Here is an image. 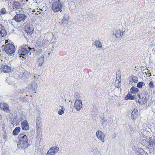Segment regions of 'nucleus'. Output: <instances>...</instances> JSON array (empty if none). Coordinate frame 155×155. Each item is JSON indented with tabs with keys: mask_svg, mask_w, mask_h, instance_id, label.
Here are the masks:
<instances>
[{
	"mask_svg": "<svg viewBox=\"0 0 155 155\" xmlns=\"http://www.w3.org/2000/svg\"><path fill=\"white\" fill-rule=\"evenodd\" d=\"M19 142L18 144L22 148L25 149L28 147V138L24 134H20L18 136Z\"/></svg>",
	"mask_w": 155,
	"mask_h": 155,
	"instance_id": "1",
	"label": "nucleus"
},
{
	"mask_svg": "<svg viewBox=\"0 0 155 155\" xmlns=\"http://www.w3.org/2000/svg\"><path fill=\"white\" fill-rule=\"evenodd\" d=\"M31 49L28 45H24L19 48L18 54L21 55V57L26 59V56L28 55V54Z\"/></svg>",
	"mask_w": 155,
	"mask_h": 155,
	"instance_id": "2",
	"label": "nucleus"
},
{
	"mask_svg": "<svg viewBox=\"0 0 155 155\" xmlns=\"http://www.w3.org/2000/svg\"><path fill=\"white\" fill-rule=\"evenodd\" d=\"M4 49L7 54L12 55L15 53V48L13 44L8 43L5 46Z\"/></svg>",
	"mask_w": 155,
	"mask_h": 155,
	"instance_id": "3",
	"label": "nucleus"
},
{
	"mask_svg": "<svg viewBox=\"0 0 155 155\" xmlns=\"http://www.w3.org/2000/svg\"><path fill=\"white\" fill-rule=\"evenodd\" d=\"M62 5L59 0L54 2L52 4V9L54 12H57L59 11H61Z\"/></svg>",
	"mask_w": 155,
	"mask_h": 155,
	"instance_id": "4",
	"label": "nucleus"
},
{
	"mask_svg": "<svg viewBox=\"0 0 155 155\" xmlns=\"http://www.w3.org/2000/svg\"><path fill=\"white\" fill-rule=\"evenodd\" d=\"M27 18V16L24 14H17L14 17L13 20L18 22L24 21Z\"/></svg>",
	"mask_w": 155,
	"mask_h": 155,
	"instance_id": "5",
	"label": "nucleus"
},
{
	"mask_svg": "<svg viewBox=\"0 0 155 155\" xmlns=\"http://www.w3.org/2000/svg\"><path fill=\"white\" fill-rule=\"evenodd\" d=\"M27 74L26 71L23 72L21 70L17 71L15 75L14 78L17 79H21L24 77H25V75Z\"/></svg>",
	"mask_w": 155,
	"mask_h": 155,
	"instance_id": "6",
	"label": "nucleus"
},
{
	"mask_svg": "<svg viewBox=\"0 0 155 155\" xmlns=\"http://www.w3.org/2000/svg\"><path fill=\"white\" fill-rule=\"evenodd\" d=\"M47 44V41L46 39H41L37 41L36 45V46L39 48H45L46 47Z\"/></svg>",
	"mask_w": 155,
	"mask_h": 155,
	"instance_id": "7",
	"label": "nucleus"
},
{
	"mask_svg": "<svg viewBox=\"0 0 155 155\" xmlns=\"http://www.w3.org/2000/svg\"><path fill=\"white\" fill-rule=\"evenodd\" d=\"M124 32L120 29H115L112 31V34L117 38H120L122 37Z\"/></svg>",
	"mask_w": 155,
	"mask_h": 155,
	"instance_id": "8",
	"label": "nucleus"
},
{
	"mask_svg": "<svg viewBox=\"0 0 155 155\" xmlns=\"http://www.w3.org/2000/svg\"><path fill=\"white\" fill-rule=\"evenodd\" d=\"M137 99L139 98L138 100V103L141 105H143L145 104L148 100L147 96L145 95L143 96L142 98H141L140 95V94H138L137 96ZM136 99H137V98H136Z\"/></svg>",
	"mask_w": 155,
	"mask_h": 155,
	"instance_id": "9",
	"label": "nucleus"
},
{
	"mask_svg": "<svg viewBox=\"0 0 155 155\" xmlns=\"http://www.w3.org/2000/svg\"><path fill=\"white\" fill-rule=\"evenodd\" d=\"M82 107V101L79 100H77L74 104V107L77 111H79Z\"/></svg>",
	"mask_w": 155,
	"mask_h": 155,
	"instance_id": "10",
	"label": "nucleus"
},
{
	"mask_svg": "<svg viewBox=\"0 0 155 155\" xmlns=\"http://www.w3.org/2000/svg\"><path fill=\"white\" fill-rule=\"evenodd\" d=\"M26 32L28 35H31L32 34L34 29L33 26L32 25H26L25 27Z\"/></svg>",
	"mask_w": 155,
	"mask_h": 155,
	"instance_id": "11",
	"label": "nucleus"
},
{
	"mask_svg": "<svg viewBox=\"0 0 155 155\" xmlns=\"http://www.w3.org/2000/svg\"><path fill=\"white\" fill-rule=\"evenodd\" d=\"M96 135L97 138L101 141L104 143V133L101 131H97L96 132Z\"/></svg>",
	"mask_w": 155,
	"mask_h": 155,
	"instance_id": "12",
	"label": "nucleus"
},
{
	"mask_svg": "<svg viewBox=\"0 0 155 155\" xmlns=\"http://www.w3.org/2000/svg\"><path fill=\"white\" fill-rule=\"evenodd\" d=\"M21 127L23 130H27L29 129V126L27 121L25 120L21 123Z\"/></svg>",
	"mask_w": 155,
	"mask_h": 155,
	"instance_id": "13",
	"label": "nucleus"
},
{
	"mask_svg": "<svg viewBox=\"0 0 155 155\" xmlns=\"http://www.w3.org/2000/svg\"><path fill=\"white\" fill-rule=\"evenodd\" d=\"M0 109L5 111L7 112L9 110V106L5 103L0 104Z\"/></svg>",
	"mask_w": 155,
	"mask_h": 155,
	"instance_id": "14",
	"label": "nucleus"
},
{
	"mask_svg": "<svg viewBox=\"0 0 155 155\" xmlns=\"http://www.w3.org/2000/svg\"><path fill=\"white\" fill-rule=\"evenodd\" d=\"M37 129L39 130L41 127L42 125V123L41 121V119L39 117H38L36 120V122Z\"/></svg>",
	"mask_w": 155,
	"mask_h": 155,
	"instance_id": "15",
	"label": "nucleus"
},
{
	"mask_svg": "<svg viewBox=\"0 0 155 155\" xmlns=\"http://www.w3.org/2000/svg\"><path fill=\"white\" fill-rule=\"evenodd\" d=\"M138 114V110L137 109H134L131 113V117L133 119H135L137 117Z\"/></svg>",
	"mask_w": 155,
	"mask_h": 155,
	"instance_id": "16",
	"label": "nucleus"
},
{
	"mask_svg": "<svg viewBox=\"0 0 155 155\" xmlns=\"http://www.w3.org/2000/svg\"><path fill=\"white\" fill-rule=\"evenodd\" d=\"M14 78L9 76L6 78V81L8 84L12 85L14 84L13 80Z\"/></svg>",
	"mask_w": 155,
	"mask_h": 155,
	"instance_id": "17",
	"label": "nucleus"
},
{
	"mask_svg": "<svg viewBox=\"0 0 155 155\" xmlns=\"http://www.w3.org/2000/svg\"><path fill=\"white\" fill-rule=\"evenodd\" d=\"M11 70L10 67L8 65H5L1 68V71H3L5 73L9 72Z\"/></svg>",
	"mask_w": 155,
	"mask_h": 155,
	"instance_id": "18",
	"label": "nucleus"
},
{
	"mask_svg": "<svg viewBox=\"0 0 155 155\" xmlns=\"http://www.w3.org/2000/svg\"><path fill=\"white\" fill-rule=\"evenodd\" d=\"M5 30L4 29V27L2 25L0 24V37H2L5 35Z\"/></svg>",
	"mask_w": 155,
	"mask_h": 155,
	"instance_id": "19",
	"label": "nucleus"
},
{
	"mask_svg": "<svg viewBox=\"0 0 155 155\" xmlns=\"http://www.w3.org/2000/svg\"><path fill=\"white\" fill-rule=\"evenodd\" d=\"M37 84L35 82H33L28 87V88L32 89L33 91H35V89H36L37 87Z\"/></svg>",
	"mask_w": 155,
	"mask_h": 155,
	"instance_id": "20",
	"label": "nucleus"
},
{
	"mask_svg": "<svg viewBox=\"0 0 155 155\" xmlns=\"http://www.w3.org/2000/svg\"><path fill=\"white\" fill-rule=\"evenodd\" d=\"M128 80L130 81V82H132L131 81H132L134 83H137L138 81L137 78L135 76L132 75L129 78Z\"/></svg>",
	"mask_w": 155,
	"mask_h": 155,
	"instance_id": "21",
	"label": "nucleus"
},
{
	"mask_svg": "<svg viewBox=\"0 0 155 155\" xmlns=\"http://www.w3.org/2000/svg\"><path fill=\"white\" fill-rule=\"evenodd\" d=\"M21 128L19 127H16L15 129L13 130L12 132V134L14 135H17L20 131Z\"/></svg>",
	"mask_w": 155,
	"mask_h": 155,
	"instance_id": "22",
	"label": "nucleus"
},
{
	"mask_svg": "<svg viewBox=\"0 0 155 155\" xmlns=\"http://www.w3.org/2000/svg\"><path fill=\"white\" fill-rule=\"evenodd\" d=\"M124 98L125 100H127L128 99L131 100H134L135 98V96L134 95H132L129 92Z\"/></svg>",
	"mask_w": 155,
	"mask_h": 155,
	"instance_id": "23",
	"label": "nucleus"
},
{
	"mask_svg": "<svg viewBox=\"0 0 155 155\" xmlns=\"http://www.w3.org/2000/svg\"><path fill=\"white\" fill-rule=\"evenodd\" d=\"M18 117L17 115H16L15 116V118L13 119V120L12 121L11 124L13 125H15V124L17 125V124L18 123Z\"/></svg>",
	"mask_w": 155,
	"mask_h": 155,
	"instance_id": "24",
	"label": "nucleus"
},
{
	"mask_svg": "<svg viewBox=\"0 0 155 155\" xmlns=\"http://www.w3.org/2000/svg\"><path fill=\"white\" fill-rule=\"evenodd\" d=\"M12 6L13 9H19L20 8L19 3L18 2H17L13 3Z\"/></svg>",
	"mask_w": 155,
	"mask_h": 155,
	"instance_id": "25",
	"label": "nucleus"
},
{
	"mask_svg": "<svg viewBox=\"0 0 155 155\" xmlns=\"http://www.w3.org/2000/svg\"><path fill=\"white\" fill-rule=\"evenodd\" d=\"M94 45L97 48H101L102 47V45L100 42L97 40H96L94 41Z\"/></svg>",
	"mask_w": 155,
	"mask_h": 155,
	"instance_id": "26",
	"label": "nucleus"
},
{
	"mask_svg": "<svg viewBox=\"0 0 155 155\" xmlns=\"http://www.w3.org/2000/svg\"><path fill=\"white\" fill-rule=\"evenodd\" d=\"M34 54L35 55H38L41 54L42 51V49H36L34 50Z\"/></svg>",
	"mask_w": 155,
	"mask_h": 155,
	"instance_id": "27",
	"label": "nucleus"
},
{
	"mask_svg": "<svg viewBox=\"0 0 155 155\" xmlns=\"http://www.w3.org/2000/svg\"><path fill=\"white\" fill-rule=\"evenodd\" d=\"M139 91L138 88L133 86L130 88V91L132 93L134 94L137 93Z\"/></svg>",
	"mask_w": 155,
	"mask_h": 155,
	"instance_id": "28",
	"label": "nucleus"
},
{
	"mask_svg": "<svg viewBox=\"0 0 155 155\" xmlns=\"http://www.w3.org/2000/svg\"><path fill=\"white\" fill-rule=\"evenodd\" d=\"M148 143H149V145L150 147H152L155 143L154 141H153V140L151 137L149 138Z\"/></svg>",
	"mask_w": 155,
	"mask_h": 155,
	"instance_id": "29",
	"label": "nucleus"
},
{
	"mask_svg": "<svg viewBox=\"0 0 155 155\" xmlns=\"http://www.w3.org/2000/svg\"><path fill=\"white\" fill-rule=\"evenodd\" d=\"M50 148L55 154L58 152L59 149V147L57 146L53 147Z\"/></svg>",
	"mask_w": 155,
	"mask_h": 155,
	"instance_id": "30",
	"label": "nucleus"
},
{
	"mask_svg": "<svg viewBox=\"0 0 155 155\" xmlns=\"http://www.w3.org/2000/svg\"><path fill=\"white\" fill-rule=\"evenodd\" d=\"M145 85V84L143 82H139L137 84V87L139 88H141L143 86Z\"/></svg>",
	"mask_w": 155,
	"mask_h": 155,
	"instance_id": "31",
	"label": "nucleus"
},
{
	"mask_svg": "<svg viewBox=\"0 0 155 155\" xmlns=\"http://www.w3.org/2000/svg\"><path fill=\"white\" fill-rule=\"evenodd\" d=\"M65 110V108L63 107L62 106V108L61 109H59L58 111V114L61 115L64 113Z\"/></svg>",
	"mask_w": 155,
	"mask_h": 155,
	"instance_id": "32",
	"label": "nucleus"
},
{
	"mask_svg": "<svg viewBox=\"0 0 155 155\" xmlns=\"http://www.w3.org/2000/svg\"><path fill=\"white\" fill-rule=\"evenodd\" d=\"M50 148L47 153L46 155H55V154Z\"/></svg>",
	"mask_w": 155,
	"mask_h": 155,
	"instance_id": "33",
	"label": "nucleus"
},
{
	"mask_svg": "<svg viewBox=\"0 0 155 155\" xmlns=\"http://www.w3.org/2000/svg\"><path fill=\"white\" fill-rule=\"evenodd\" d=\"M44 59L43 58H39L37 59V61L38 63H44Z\"/></svg>",
	"mask_w": 155,
	"mask_h": 155,
	"instance_id": "34",
	"label": "nucleus"
},
{
	"mask_svg": "<svg viewBox=\"0 0 155 155\" xmlns=\"http://www.w3.org/2000/svg\"><path fill=\"white\" fill-rule=\"evenodd\" d=\"M6 11L5 8H3L1 9L0 13L2 15H4L6 13Z\"/></svg>",
	"mask_w": 155,
	"mask_h": 155,
	"instance_id": "35",
	"label": "nucleus"
},
{
	"mask_svg": "<svg viewBox=\"0 0 155 155\" xmlns=\"http://www.w3.org/2000/svg\"><path fill=\"white\" fill-rule=\"evenodd\" d=\"M120 81H120H115V87H117V88H119L120 87Z\"/></svg>",
	"mask_w": 155,
	"mask_h": 155,
	"instance_id": "36",
	"label": "nucleus"
},
{
	"mask_svg": "<svg viewBox=\"0 0 155 155\" xmlns=\"http://www.w3.org/2000/svg\"><path fill=\"white\" fill-rule=\"evenodd\" d=\"M74 97L77 98H79L80 97V94L78 93H75L74 94Z\"/></svg>",
	"mask_w": 155,
	"mask_h": 155,
	"instance_id": "37",
	"label": "nucleus"
},
{
	"mask_svg": "<svg viewBox=\"0 0 155 155\" xmlns=\"http://www.w3.org/2000/svg\"><path fill=\"white\" fill-rule=\"evenodd\" d=\"M68 20L69 19H63L62 21V22L64 24H67Z\"/></svg>",
	"mask_w": 155,
	"mask_h": 155,
	"instance_id": "38",
	"label": "nucleus"
},
{
	"mask_svg": "<svg viewBox=\"0 0 155 155\" xmlns=\"http://www.w3.org/2000/svg\"><path fill=\"white\" fill-rule=\"evenodd\" d=\"M149 85V86H150V88H152L154 87V85H153V83L152 81H150V82Z\"/></svg>",
	"mask_w": 155,
	"mask_h": 155,
	"instance_id": "39",
	"label": "nucleus"
},
{
	"mask_svg": "<svg viewBox=\"0 0 155 155\" xmlns=\"http://www.w3.org/2000/svg\"><path fill=\"white\" fill-rule=\"evenodd\" d=\"M102 124L103 125H107V120H102Z\"/></svg>",
	"mask_w": 155,
	"mask_h": 155,
	"instance_id": "40",
	"label": "nucleus"
},
{
	"mask_svg": "<svg viewBox=\"0 0 155 155\" xmlns=\"http://www.w3.org/2000/svg\"><path fill=\"white\" fill-rule=\"evenodd\" d=\"M25 90L24 89H20L19 90V93L20 94H22L24 92Z\"/></svg>",
	"mask_w": 155,
	"mask_h": 155,
	"instance_id": "41",
	"label": "nucleus"
},
{
	"mask_svg": "<svg viewBox=\"0 0 155 155\" xmlns=\"http://www.w3.org/2000/svg\"><path fill=\"white\" fill-rule=\"evenodd\" d=\"M119 80H121L120 78L119 77V76H118V77H117V74L116 75V81H120Z\"/></svg>",
	"mask_w": 155,
	"mask_h": 155,
	"instance_id": "42",
	"label": "nucleus"
},
{
	"mask_svg": "<svg viewBox=\"0 0 155 155\" xmlns=\"http://www.w3.org/2000/svg\"><path fill=\"white\" fill-rule=\"evenodd\" d=\"M38 66L41 67L42 66V64L43 63H38Z\"/></svg>",
	"mask_w": 155,
	"mask_h": 155,
	"instance_id": "43",
	"label": "nucleus"
},
{
	"mask_svg": "<svg viewBox=\"0 0 155 155\" xmlns=\"http://www.w3.org/2000/svg\"><path fill=\"white\" fill-rule=\"evenodd\" d=\"M63 19H68V16H65V15H64Z\"/></svg>",
	"mask_w": 155,
	"mask_h": 155,
	"instance_id": "44",
	"label": "nucleus"
},
{
	"mask_svg": "<svg viewBox=\"0 0 155 155\" xmlns=\"http://www.w3.org/2000/svg\"><path fill=\"white\" fill-rule=\"evenodd\" d=\"M45 55V54H42V56H41V57L40 58H43V59H44Z\"/></svg>",
	"mask_w": 155,
	"mask_h": 155,
	"instance_id": "45",
	"label": "nucleus"
},
{
	"mask_svg": "<svg viewBox=\"0 0 155 155\" xmlns=\"http://www.w3.org/2000/svg\"><path fill=\"white\" fill-rule=\"evenodd\" d=\"M145 73H146V75H147V74H149V73H150L149 72V71H147V72H145Z\"/></svg>",
	"mask_w": 155,
	"mask_h": 155,
	"instance_id": "46",
	"label": "nucleus"
},
{
	"mask_svg": "<svg viewBox=\"0 0 155 155\" xmlns=\"http://www.w3.org/2000/svg\"><path fill=\"white\" fill-rule=\"evenodd\" d=\"M8 42V41L7 40H6L5 41V44H6V43H7Z\"/></svg>",
	"mask_w": 155,
	"mask_h": 155,
	"instance_id": "47",
	"label": "nucleus"
},
{
	"mask_svg": "<svg viewBox=\"0 0 155 155\" xmlns=\"http://www.w3.org/2000/svg\"><path fill=\"white\" fill-rule=\"evenodd\" d=\"M150 75L148 76L149 77H150L151 76V73H149Z\"/></svg>",
	"mask_w": 155,
	"mask_h": 155,
	"instance_id": "48",
	"label": "nucleus"
},
{
	"mask_svg": "<svg viewBox=\"0 0 155 155\" xmlns=\"http://www.w3.org/2000/svg\"><path fill=\"white\" fill-rule=\"evenodd\" d=\"M31 54V52H30V53H29V55H30Z\"/></svg>",
	"mask_w": 155,
	"mask_h": 155,
	"instance_id": "49",
	"label": "nucleus"
},
{
	"mask_svg": "<svg viewBox=\"0 0 155 155\" xmlns=\"http://www.w3.org/2000/svg\"><path fill=\"white\" fill-rule=\"evenodd\" d=\"M35 78H37V77H36L35 76Z\"/></svg>",
	"mask_w": 155,
	"mask_h": 155,
	"instance_id": "50",
	"label": "nucleus"
},
{
	"mask_svg": "<svg viewBox=\"0 0 155 155\" xmlns=\"http://www.w3.org/2000/svg\"><path fill=\"white\" fill-rule=\"evenodd\" d=\"M32 97V95H31V97Z\"/></svg>",
	"mask_w": 155,
	"mask_h": 155,
	"instance_id": "51",
	"label": "nucleus"
},
{
	"mask_svg": "<svg viewBox=\"0 0 155 155\" xmlns=\"http://www.w3.org/2000/svg\"><path fill=\"white\" fill-rule=\"evenodd\" d=\"M12 100H14V98H13V99H11Z\"/></svg>",
	"mask_w": 155,
	"mask_h": 155,
	"instance_id": "52",
	"label": "nucleus"
},
{
	"mask_svg": "<svg viewBox=\"0 0 155 155\" xmlns=\"http://www.w3.org/2000/svg\"><path fill=\"white\" fill-rule=\"evenodd\" d=\"M48 54H50V53H48Z\"/></svg>",
	"mask_w": 155,
	"mask_h": 155,
	"instance_id": "53",
	"label": "nucleus"
}]
</instances>
